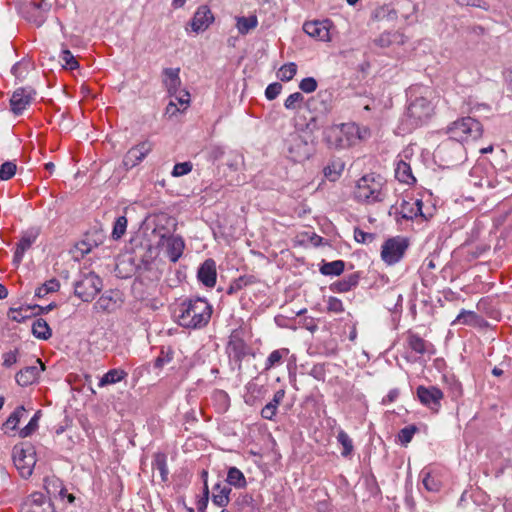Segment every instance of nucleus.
<instances>
[{
    "instance_id": "obj_15",
    "label": "nucleus",
    "mask_w": 512,
    "mask_h": 512,
    "mask_svg": "<svg viewBox=\"0 0 512 512\" xmlns=\"http://www.w3.org/2000/svg\"><path fill=\"white\" fill-rule=\"evenodd\" d=\"M36 363L40 367L37 365L26 366L16 373L15 380L19 386L27 387L38 380L40 372L45 370V366L39 358L36 360Z\"/></svg>"
},
{
    "instance_id": "obj_21",
    "label": "nucleus",
    "mask_w": 512,
    "mask_h": 512,
    "mask_svg": "<svg viewBox=\"0 0 512 512\" xmlns=\"http://www.w3.org/2000/svg\"><path fill=\"white\" fill-rule=\"evenodd\" d=\"M423 202L417 199L414 203L403 200L400 204V215L403 219L412 220L417 216H423Z\"/></svg>"
},
{
    "instance_id": "obj_1",
    "label": "nucleus",
    "mask_w": 512,
    "mask_h": 512,
    "mask_svg": "<svg viewBox=\"0 0 512 512\" xmlns=\"http://www.w3.org/2000/svg\"><path fill=\"white\" fill-rule=\"evenodd\" d=\"M212 315V306L204 298L196 297L185 300L179 308L178 322L185 328H202Z\"/></svg>"
},
{
    "instance_id": "obj_36",
    "label": "nucleus",
    "mask_w": 512,
    "mask_h": 512,
    "mask_svg": "<svg viewBox=\"0 0 512 512\" xmlns=\"http://www.w3.org/2000/svg\"><path fill=\"white\" fill-rule=\"evenodd\" d=\"M234 506L238 511L243 512L253 511L256 507L255 500L250 494H240L237 499L234 501Z\"/></svg>"
},
{
    "instance_id": "obj_28",
    "label": "nucleus",
    "mask_w": 512,
    "mask_h": 512,
    "mask_svg": "<svg viewBox=\"0 0 512 512\" xmlns=\"http://www.w3.org/2000/svg\"><path fill=\"white\" fill-rule=\"evenodd\" d=\"M152 468L160 474L161 482L168 481L169 470L167 467V455L163 452H157L153 456Z\"/></svg>"
},
{
    "instance_id": "obj_23",
    "label": "nucleus",
    "mask_w": 512,
    "mask_h": 512,
    "mask_svg": "<svg viewBox=\"0 0 512 512\" xmlns=\"http://www.w3.org/2000/svg\"><path fill=\"white\" fill-rule=\"evenodd\" d=\"M360 279V274L358 272H354L342 280L336 281L331 284L330 289L334 292L343 293L350 291L352 288L358 285Z\"/></svg>"
},
{
    "instance_id": "obj_40",
    "label": "nucleus",
    "mask_w": 512,
    "mask_h": 512,
    "mask_svg": "<svg viewBox=\"0 0 512 512\" xmlns=\"http://www.w3.org/2000/svg\"><path fill=\"white\" fill-rule=\"evenodd\" d=\"M26 10L30 12H39L45 15L51 8V4L46 0H31L25 4Z\"/></svg>"
},
{
    "instance_id": "obj_64",
    "label": "nucleus",
    "mask_w": 512,
    "mask_h": 512,
    "mask_svg": "<svg viewBox=\"0 0 512 512\" xmlns=\"http://www.w3.org/2000/svg\"><path fill=\"white\" fill-rule=\"evenodd\" d=\"M310 375L318 381H324V379H325L324 364L314 365L310 371Z\"/></svg>"
},
{
    "instance_id": "obj_10",
    "label": "nucleus",
    "mask_w": 512,
    "mask_h": 512,
    "mask_svg": "<svg viewBox=\"0 0 512 512\" xmlns=\"http://www.w3.org/2000/svg\"><path fill=\"white\" fill-rule=\"evenodd\" d=\"M20 512H55V508L50 498L41 492H34L22 503Z\"/></svg>"
},
{
    "instance_id": "obj_9",
    "label": "nucleus",
    "mask_w": 512,
    "mask_h": 512,
    "mask_svg": "<svg viewBox=\"0 0 512 512\" xmlns=\"http://www.w3.org/2000/svg\"><path fill=\"white\" fill-rule=\"evenodd\" d=\"M408 246L409 241L406 238H389L382 245L381 258L386 264L394 265L403 258Z\"/></svg>"
},
{
    "instance_id": "obj_38",
    "label": "nucleus",
    "mask_w": 512,
    "mask_h": 512,
    "mask_svg": "<svg viewBox=\"0 0 512 512\" xmlns=\"http://www.w3.org/2000/svg\"><path fill=\"white\" fill-rule=\"evenodd\" d=\"M60 288V283L56 278H52L48 281H46L44 284H42L40 287H38L35 290V296L38 298H43L47 294L56 292Z\"/></svg>"
},
{
    "instance_id": "obj_32",
    "label": "nucleus",
    "mask_w": 512,
    "mask_h": 512,
    "mask_svg": "<svg viewBox=\"0 0 512 512\" xmlns=\"http://www.w3.org/2000/svg\"><path fill=\"white\" fill-rule=\"evenodd\" d=\"M236 27L241 35L248 34L252 29L258 25V19L256 15H250L248 17L240 16L236 18Z\"/></svg>"
},
{
    "instance_id": "obj_47",
    "label": "nucleus",
    "mask_w": 512,
    "mask_h": 512,
    "mask_svg": "<svg viewBox=\"0 0 512 512\" xmlns=\"http://www.w3.org/2000/svg\"><path fill=\"white\" fill-rule=\"evenodd\" d=\"M62 485V481L57 477L53 476L44 479V487L50 496H57V493Z\"/></svg>"
},
{
    "instance_id": "obj_46",
    "label": "nucleus",
    "mask_w": 512,
    "mask_h": 512,
    "mask_svg": "<svg viewBox=\"0 0 512 512\" xmlns=\"http://www.w3.org/2000/svg\"><path fill=\"white\" fill-rule=\"evenodd\" d=\"M60 59L64 62L65 69L74 70L79 68V63L74 55L68 49H63L60 54Z\"/></svg>"
},
{
    "instance_id": "obj_12",
    "label": "nucleus",
    "mask_w": 512,
    "mask_h": 512,
    "mask_svg": "<svg viewBox=\"0 0 512 512\" xmlns=\"http://www.w3.org/2000/svg\"><path fill=\"white\" fill-rule=\"evenodd\" d=\"M153 144L149 140L140 142L128 150L123 158V165L131 169L139 164L152 151Z\"/></svg>"
},
{
    "instance_id": "obj_24",
    "label": "nucleus",
    "mask_w": 512,
    "mask_h": 512,
    "mask_svg": "<svg viewBox=\"0 0 512 512\" xmlns=\"http://www.w3.org/2000/svg\"><path fill=\"white\" fill-rule=\"evenodd\" d=\"M331 93L327 90L320 91L315 97H311L306 102L308 109H318V104L322 106L321 111L327 112L330 109Z\"/></svg>"
},
{
    "instance_id": "obj_48",
    "label": "nucleus",
    "mask_w": 512,
    "mask_h": 512,
    "mask_svg": "<svg viewBox=\"0 0 512 512\" xmlns=\"http://www.w3.org/2000/svg\"><path fill=\"white\" fill-rule=\"evenodd\" d=\"M24 411V406L17 407L7 418L6 422L4 423V426L10 428L11 430H15L17 428L18 423L20 422V419Z\"/></svg>"
},
{
    "instance_id": "obj_56",
    "label": "nucleus",
    "mask_w": 512,
    "mask_h": 512,
    "mask_svg": "<svg viewBox=\"0 0 512 512\" xmlns=\"http://www.w3.org/2000/svg\"><path fill=\"white\" fill-rule=\"evenodd\" d=\"M23 15L29 21L40 27L45 22V15L39 12L28 13L26 7H23Z\"/></svg>"
},
{
    "instance_id": "obj_30",
    "label": "nucleus",
    "mask_w": 512,
    "mask_h": 512,
    "mask_svg": "<svg viewBox=\"0 0 512 512\" xmlns=\"http://www.w3.org/2000/svg\"><path fill=\"white\" fill-rule=\"evenodd\" d=\"M32 334L40 340H48L52 336V330L46 320L38 318L32 324Z\"/></svg>"
},
{
    "instance_id": "obj_31",
    "label": "nucleus",
    "mask_w": 512,
    "mask_h": 512,
    "mask_svg": "<svg viewBox=\"0 0 512 512\" xmlns=\"http://www.w3.org/2000/svg\"><path fill=\"white\" fill-rule=\"evenodd\" d=\"M345 269L343 260H335L332 262H323L320 266V273L325 276H339Z\"/></svg>"
},
{
    "instance_id": "obj_61",
    "label": "nucleus",
    "mask_w": 512,
    "mask_h": 512,
    "mask_svg": "<svg viewBox=\"0 0 512 512\" xmlns=\"http://www.w3.org/2000/svg\"><path fill=\"white\" fill-rule=\"evenodd\" d=\"M423 485L424 487L431 492H436L440 488V484L437 480H435L433 477H431L430 473H426L423 478Z\"/></svg>"
},
{
    "instance_id": "obj_35",
    "label": "nucleus",
    "mask_w": 512,
    "mask_h": 512,
    "mask_svg": "<svg viewBox=\"0 0 512 512\" xmlns=\"http://www.w3.org/2000/svg\"><path fill=\"white\" fill-rule=\"evenodd\" d=\"M127 376V373L121 369H111L100 379L99 386L115 384Z\"/></svg>"
},
{
    "instance_id": "obj_63",
    "label": "nucleus",
    "mask_w": 512,
    "mask_h": 512,
    "mask_svg": "<svg viewBox=\"0 0 512 512\" xmlns=\"http://www.w3.org/2000/svg\"><path fill=\"white\" fill-rule=\"evenodd\" d=\"M328 311L340 313L344 311L342 301L336 297H330L328 300Z\"/></svg>"
},
{
    "instance_id": "obj_13",
    "label": "nucleus",
    "mask_w": 512,
    "mask_h": 512,
    "mask_svg": "<svg viewBox=\"0 0 512 512\" xmlns=\"http://www.w3.org/2000/svg\"><path fill=\"white\" fill-rule=\"evenodd\" d=\"M416 393L423 405L435 411L440 407V401L444 397L443 392L436 386L425 387L420 385L417 387Z\"/></svg>"
},
{
    "instance_id": "obj_58",
    "label": "nucleus",
    "mask_w": 512,
    "mask_h": 512,
    "mask_svg": "<svg viewBox=\"0 0 512 512\" xmlns=\"http://www.w3.org/2000/svg\"><path fill=\"white\" fill-rule=\"evenodd\" d=\"M208 502H209V488H208L207 480L205 479L204 487H203V496L197 502L198 512H205Z\"/></svg>"
},
{
    "instance_id": "obj_45",
    "label": "nucleus",
    "mask_w": 512,
    "mask_h": 512,
    "mask_svg": "<svg viewBox=\"0 0 512 512\" xmlns=\"http://www.w3.org/2000/svg\"><path fill=\"white\" fill-rule=\"evenodd\" d=\"M418 427L414 424L405 426L398 433V439L403 445H407L411 442L414 434L418 431Z\"/></svg>"
},
{
    "instance_id": "obj_52",
    "label": "nucleus",
    "mask_w": 512,
    "mask_h": 512,
    "mask_svg": "<svg viewBox=\"0 0 512 512\" xmlns=\"http://www.w3.org/2000/svg\"><path fill=\"white\" fill-rule=\"evenodd\" d=\"M192 168L193 165L190 161L177 163L174 165L171 174L174 177H181L190 173L192 171Z\"/></svg>"
},
{
    "instance_id": "obj_37",
    "label": "nucleus",
    "mask_w": 512,
    "mask_h": 512,
    "mask_svg": "<svg viewBox=\"0 0 512 512\" xmlns=\"http://www.w3.org/2000/svg\"><path fill=\"white\" fill-rule=\"evenodd\" d=\"M288 354H289V349H287V348H281V349L272 351L266 360L265 370H269V369L273 368L274 366L281 364L282 359L284 357H286Z\"/></svg>"
},
{
    "instance_id": "obj_60",
    "label": "nucleus",
    "mask_w": 512,
    "mask_h": 512,
    "mask_svg": "<svg viewBox=\"0 0 512 512\" xmlns=\"http://www.w3.org/2000/svg\"><path fill=\"white\" fill-rule=\"evenodd\" d=\"M95 308L102 311H110L112 309V297L102 295L95 303Z\"/></svg>"
},
{
    "instance_id": "obj_6",
    "label": "nucleus",
    "mask_w": 512,
    "mask_h": 512,
    "mask_svg": "<svg viewBox=\"0 0 512 512\" xmlns=\"http://www.w3.org/2000/svg\"><path fill=\"white\" fill-rule=\"evenodd\" d=\"M287 157L296 163L308 160L316 151L315 144L302 135L293 133L286 141Z\"/></svg>"
},
{
    "instance_id": "obj_7",
    "label": "nucleus",
    "mask_w": 512,
    "mask_h": 512,
    "mask_svg": "<svg viewBox=\"0 0 512 512\" xmlns=\"http://www.w3.org/2000/svg\"><path fill=\"white\" fill-rule=\"evenodd\" d=\"M13 461L23 478L30 477L36 464V452L34 447L29 443L14 446Z\"/></svg>"
},
{
    "instance_id": "obj_8",
    "label": "nucleus",
    "mask_w": 512,
    "mask_h": 512,
    "mask_svg": "<svg viewBox=\"0 0 512 512\" xmlns=\"http://www.w3.org/2000/svg\"><path fill=\"white\" fill-rule=\"evenodd\" d=\"M433 112V106L425 97H416L411 100L406 113V121L411 127H417L424 123Z\"/></svg>"
},
{
    "instance_id": "obj_43",
    "label": "nucleus",
    "mask_w": 512,
    "mask_h": 512,
    "mask_svg": "<svg viewBox=\"0 0 512 512\" xmlns=\"http://www.w3.org/2000/svg\"><path fill=\"white\" fill-rule=\"evenodd\" d=\"M41 417V410H38L34 416L30 419L29 423L19 431L21 438H26L34 433L38 428V421Z\"/></svg>"
},
{
    "instance_id": "obj_26",
    "label": "nucleus",
    "mask_w": 512,
    "mask_h": 512,
    "mask_svg": "<svg viewBox=\"0 0 512 512\" xmlns=\"http://www.w3.org/2000/svg\"><path fill=\"white\" fill-rule=\"evenodd\" d=\"M213 490L216 493H213V495H212V502L218 507L227 506L230 501L229 495L232 491L230 486H228V485L222 486L220 483H217L213 487Z\"/></svg>"
},
{
    "instance_id": "obj_53",
    "label": "nucleus",
    "mask_w": 512,
    "mask_h": 512,
    "mask_svg": "<svg viewBox=\"0 0 512 512\" xmlns=\"http://www.w3.org/2000/svg\"><path fill=\"white\" fill-rule=\"evenodd\" d=\"M476 318L477 315L475 312L462 310L452 324H472Z\"/></svg>"
},
{
    "instance_id": "obj_18",
    "label": "nucleus",
    "mask_w": 512,
    "mask_h": 512,
    "mask_svg": "<svg viewBox=\"0 0 512 512\" xmlns=\"http://www.w3.org/2000/svg\"><path fill=\"white\" fill-rule=\"evenodd\" d=\"M198 280L206 287H214L216 284L217 272L216 263L213 259H206L198 268Z\"/></svg>"
},
{
    "instance_id": "obj_4",
    "label": "nucleus",
    "mask_w": 512,
    "mask_h": 512,
    "mask_svg": "<svg viewBox=\"0 0 512 512\" xmlns=\"http://www.w3.org/2000/svg\"><path fill=\"white\" fill-rule=\"evenodd\" d=\"M448 132L451 134L452 140H448L445 143H460L468 139L476 140L480 138L483 133V127L478 120L468 116L453 122Z\"/></svg>"
},
{
    "instance_id": "obj_27",
    "label": "nucleus",
    "mask_w": 512,
    "mask_h": 512,
    "mask_svg": "<svg viewBox=\"0 0 512 512\" xmlns=\"http://www.w3.org/2000/svg\"><path fill=\"white\" fill-rule=\"evenodd\" d=\"M36 235L30 233L25 234L20 241L17 243L16 250L14 252L13 262L18 265L24 256L26 250H28L31 245L35 242Z\"/></svg>"
},
{
    "instance_id": "obj_29",
    "label": "nucleus",
    "mask_w": 512,
    "mask_h": 512,
    "mask_svg": "<svg viewBox=\"0 0 512 512\" xmlns=\"http://www.w3.org/2000/svg\"><path fill=\"white\" fill-rule=\"evenodd\" d=\"M33 313L32 305H22L18 308L11 307L8 316L12 321L22 323L34 316Z\"/></svg>"
},
{
    "instance_id": "obj_17",
    "label": "nucleus",
    "mask_w": 512,
    "mask_h": 512,
    "mask_svg": "<svg viewBox=\"0 0 512 512\" xmlns=\"http://www.w3.org/2000/svg\"><path fill=\"white\" fill-rule=\"evenodd\" d=\"M214 21L213 13L206 5L200 6L191 20V28L194 32L205 31Z\"/></svg>"
},
{
    "instance_id": "obj_55",
    "label": "nucleus",
    "mask_w": 512,
    "mask_h": 512,
    "mask_svg": "<svg viewBox=\"0 0 512 512\" xmlns=\"http://www.w3.org/2000/svg\"><path fill=\"white\" fill-rule=\"evenodd\" d=\"M318 83L315 78L307 77L301 80L299 88L304 93H312L317 89Z\"/></svg>"
},
{
    "instance_id": "obj_54",
    "label": "nucleus",
    "mask_w": 512,
    "mask_h": 512,
    "mask_svg": "<svg viewBox=\"0 0 512 512\" xmlns=\"http://www.w3.org/2000/svg\"><path fill=\"white\" fill-rule=\"evenodd\" d=\"M19 349L15 348L14 350L8 351L3 354V363L2 366L5 368H10L14 364L18 362Z\"/></svg>"
},
{
    "instance_id": "obj_59",
    "label": "nucleus",
    "mask_w": 512,
    "mask_h": 512,
    "mask_svg": "<svg viewBox=\"0 0 512 512\" xmlns=\"http://www.w3.org/2000/svg\"><path fill=\"white\" fill-rule=\"evenodd\" d=\"M354 239L359 243H368L372 242L375 239V235L372 233L364 232L360 228H355Z\"/></svg>"
},
{
    "instance_id": "obj_20",
    "label": "nucleus",
    "mask_w": 512,
    "mask_h": 512,
    "mask_svg": "<svg viewBox=\"0 0 512 512\" xmlns=\"http://www.w3.org/2000/svg\"><path fill=\"white\" fill-rule=\"evenodd\" d=\"M185 243L180 236H171L167 241L166 253L169 260L176 263L183 254Z\"/></svg>"
},
{
    "instance_id": "obj_51",
    "label": "nucleus",
    "mask_w": 512,
    "mask_h": 512,
    "mask_svg": "<svg viewBox=\"0 0 512 512\" xmlns=\"http://www.w3.org/2000/svg\"><path fill=\"white\" fill-rule=\"evenodd\" d=\"M172 359H173L172 349L168 348L167 350H165L164 348H162L160 355L154 361V367L162 368L165 364L171 362Z\"/></svg>"
},
{
    "instance_id": "obj_50",
    "label": "nucleus",
    "mask_w": 512,
    "mask_h": 512,
    "mask_svg": "<svg viewBox=\"0 0 512 512\" xmlns=\"http://www.w3.org/2000/svg\"><path fill=\"white\" fill-rule=\"evenodd\" d=\"M16 170H17V166L15 163H13L11 161L4 162L0 166V180H3V181L9 180L10 178H12L15 175Z\"/></svg>"
},
{
    "instance_id": "obj_42",
    "label": "nucleus",
    "mask_w": 512,
    "mask_h": 512,
    "mask_svg": "<svg viewBox=\"0 0 512 512\" xmlns=\"http://www.w3.org/2000/svg\"><path fill=\"white\" fill-rule=\"evenodd\" d=\"M338 442L343 446V451L341 452V455L344 457H348L353 452V442L349 435L343 431L340 430L337 435Z\"/></svg>"
},
{
    "instance_id": "obj_34",
    "label": "nucleus",
    "mask_w": 512,
    "mask_h": 512,
    "mask_svg": "<svg viewBox=\"0 0 512 512\" xmlns=\"http://www.w3.org/2000/svg\"><path fill=\"white\" fill-rule=\"evenodd\" d=\"M407 343L409 348L418 354H424L428 351V343L417 334L409 333Z\"/></svg>"
},
{
    "instance_id": "obj_57",
    "label": "nucleus",
    "mask_w": 512,
    "mask_h": 512,
    "mask_svg": "<svg viewBox=\"0 0 512 512\" xmlns=\"http://www.w3.org/2000/svg\"><path fill=\"white\" fill-rule=\"evenodd\" d=\"M282 90V84L279 82L271 83L265 90V96L268 100H274L280 94Z\"/></svg>"
},
{
    "instance_id": "obj_41",
    "label": "nucleus",
    "mask_w": 512,
    "mask_h": 512,
    "mask_svg": "<svg viewBox=\"0 0 512 512\" xmlns=\"http://www.w3.org/2000/svg\"><path fill=\"white\" fill-rule=\"evenodd\" d=\"M127 218L125 216H119L113 225L111 237L113 240H119L125 234L127 229Z\"/></svg>"
},
{
    "instance_id": "obj_39",
    "label": "nucleus",
    "mask_w": 512,
    "mask_h": 512,
    "mask_svg": "<svg viewBox=\"0 0 512 512\" xmlns=\"http://www.w3.org/2000/svg\"><path fill=\"white\" fill-rule=\"evenodd\" d=\"M374 19L381 21V20H388V21H394L397 18V12L395 9L391 8L388 5H384L382 7L377 8L374 11Z\"/></svg>"
},
{
    "instance_id": "obj_2",
    "label": "nucleus",
    "mask_w": 512,
    "mask_h": 512,
    "mask_svg": "<svg viewBox=\"0 0 512 512\" xmlns=\"http://www.w3.org/2000/svg\"><path fill=\"white\" fill-rule=\"evenodd\" d=\"M359 138V127L355 123L331 125L323 131V140L329 149L348 148Z\"/></svg>"
},
{
    "instance_id": "obj_25",
    "label": "nucleus",
    "mask_w": 512,
    "mask_h": 512,
    "mask_svg": "<svg viewBox=\"0 0 512 512\" xmlns=\"http://www.w3.org/2000/svg\"><path fill=\"white\" fill-rule=\"evenodd\" d=\"M395 177L398 181L408 185L416 183V178L412 173L411 166L403 160H400L397 163L395 168Z\"/></svg>"
},
{
    "instance_id": "obj_11",
    "label": "nucleus",
    "mask_w": 512,
    "mask_h": 512,
    "mask_svg": "<svg viewBox=\"0 0 512 512\" xmlns=\"http://www.w3.org/2000/svg\"><path fill=\"white\" fill-rule=\"evenodd\" d=\"M36 91L32 87H21L16 89L10 98V108L15 115H21L32 102Z\"/></svg>"
},
{
    "instance_id": "obj_33",
    "label": "nucleus",
    "mask_w": 512,
    "mask_h": 512,
    "mask_svg": "<svg viewBox=\"0 0 512 512\" xmlns=\"http://www.w3.org/2000/svg\"><path fill=\"white\" fill-rule=\"evenodd\" d=\"M226 481L228 486L231 485L235 488H245L247 485L244 474L236 467H230L228 469Z\"/></svg>"
},
{
    "instance_id": "obj_62",
    "label": "nucleus",
    "mask_w": 512,
    "mask_h": 512,
    "mask_svg": "<svg viewBox=\"0 0 512 512\" xmlns=\"http://www.w3.org/2000/svg\"><path fill=\"white\" fill-rule=\"evenodd\" d=\"M277 409L278 408L274 406V404L267 403L261 410L262 418L266 420H273L277 413Z\"/></svg>"
},
{
    "instance_id": "obj_22",
    "label": "nucleus",
    "mask_w": 512,
    "mask_h": 512,
    "mask_svg": "<svg viewBox=\"0 0 512 512\" xmlns=\"http://www.w3.org/2000/svg\"><path fill=\"white\" fill-rule=\"evenodd\" d=\"M406 42V37L399 31L395 32H384L378 38L374 40V43L381 47L386 48L392 44L403 45Z\"/></svg>"
},
{
    "instance_id": "obj_19",
    "label": "nucleus",
    "mask_w": 512,
    "mask_h": 512,
    "mask_svg": "<svg viewBox=\"0 0 512 512\" xmlns=\"http://www.w3.org/2000/svg\"><path fill=\"white\" fill-rule=\"evenodd\" d=\"M162 73L165 76L163 83L168 93L171 96L175 95L181 85L180 68H164Z\"/></svg>"
},
{
    "instance_id": "obj_5",
    "label": "nucleus",
    "mask_w": 512,
    "mask_h": 512,
    "mask_svg": "<svg viewBox=\"0 0 512 512\" xmlns=\"http://www.w3.org/2000/svg\"><path fill=\"white\" fill-rule=\"evenodd\" d=\"M103 281L94 272L82 273L74 282V294L84 302H90L102 290Z\"/></svg>"
},
{
    "instance_id": "obj_3",
    "label": "nucleus",
    "mask_w": 512,
    "mask_h": 512,
    "mask_svg": "<svg viewBox=\"0 0 512 512\" xmlns=\"http://www.w3.org/2000/svg\"><path fill=\"white\" fill-rule=\"evenodd\" d=\"M382 186L383 181L379 175H364L357 182L355 198L367 203L381 202L384 199Z\"/></svg>"
},
{
    "instance_id": "obj_14",
    "label": "nucleus",
    "mask_w": 512,
    "mask_h": 512,
    "mask_svg": "<svg viewBox=\"0 0 512 512\" xmlns=\"http://www.w3.org/2000/svg\"><path fill=\"white\" fill-rule=\"evenodd\" d=\"M331 26L330 20L324 21H307L303 25L304 32L310 37L320 41H330L329 28Z\"/></svg>"
},
{
    "instance_id": "obj_16",
    "label": "nucleus",
    "mask_w": 512,
    "mask_h": 512,
    "mask_svg": "<svg viewBox=\"0 0 512 512\" xmlns=\"http://www.w3.org/2000/svg\"><path fill=\"white\" fill-rule=\"evenodd\" d=\"M226 350L230 361L235 363L240 369L243 359L248 354V347L244 340L236 336H231Z\"/></svg>"
},
{
    "instance_id": "obj_49",
    "label": "nucleus",
    "mask_w": 512,
    "mask_h": 512,
    "mask_svg": "<svg viewBox=\"0 0 512 512\" xmlns=\"http://www.w3.org/2000/svg\"><path fill=\"white\" fill-rule=\"evenodd\" d=\"M304 101V96L300 92L292 93L287 97L284 102V106L288 110H296L300 107L301 103Z\"/></svg>"
},
{
    "instance_id": "obj_44",
    "label": "nucleus",
    "mask_w": 512,
    "mask_h": 512,
    "mask_svg": "<svg viewBox=\"0 0 512 512\" xmlns=\"http://www.w3.org/2000/svg\"><path fill=\"white\" fill-rule=\"evenodd\" d=\"M297 72V66L295 63L291 62L288 64H284L278 71L277 77L281 81H290L293 79Z\"/></svg>"
}]
</instances>
